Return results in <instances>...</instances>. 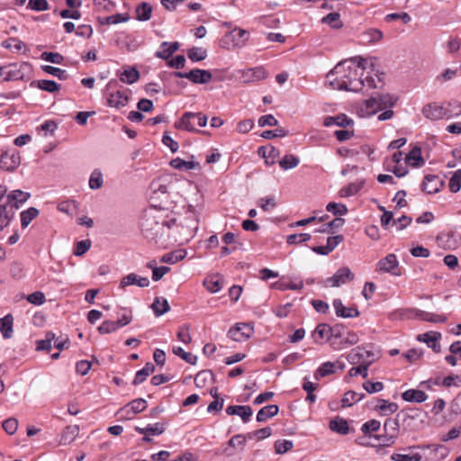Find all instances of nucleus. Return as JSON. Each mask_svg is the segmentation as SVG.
Masks as SVG:
<instances>
[{
	"label": "nucleus",
	"mask_w": 461,
	"mask_h": 461,
	"mask_svg": "<svg viewBox=\"0 0 461 461\" xmlns=\"http://www.w3.org/2000/svg\"><path fill=\"white\" fill-rule=\"evenodd\" d=\"M321 22V23L329 25L332 29H340L343 27V22L340 19V14L337 12L330 13L323 16Z\"/></svg>",
	"instance_id": "nucleus-33"
},
{
	"label": "nucleus",
	"mask_w": 461,
	"mask_h": 461,
	"mask_svg": "<svg viewBox=\"0 0 461 461\" xmlns=\"http://www.w3.org/2000/svg\"><path fill=\"white\" fill-rule=\"evenodd\" d=\"M147 406L148 403L146 400L142 398H138L119 409L116 412V415L118 417H125L124 412L128 410H131V414H138L143 411L147 408Z\"/></svg>",
	"instance_id": "nucleus-19"
},
{
	"label": "nucleus",
	"mask_w": 461,
	"mask_h": 461,
	"mask_svg": "<svg viewBox=\"0 0 461 461\" xmlns=\"http://www.w3.org/2000/svg\"><path fill=\"white\" fill-rule=\"evenodd\" d=\"M441 333L438 331H428L422 334H419L417 336V340L420 342H424L427 346L436 353L440 352L441 347L439 344V340L441 339Z\"/></svg>",
	"instance_id": "nucleus-15"
},
{
	"label": "nucleus",
	"mask_w": 461,
	"mask_h": 461,
	"mask_svg": "<svg viewBox=\"0 0 461 461\" xmlns=\"http://www.w3.org/2000/svg\"><path fill=\"white\" fill-rule=\"evenodd\" d=\"M226 413L228 415H238L243 422H248L252 416V409L249 405H230L227 407Z\"/></svg>",
	"instance_id": "nucleus-22"
},
{
	"label": "nucleus",
	"mask_w": 461,
	"mask_h": 461,
	"mask_svg": "<svg viewBox=\"0 0 461 461\" xmlns=\"http://www.w3.org/2000/svg\"><path fill=\"white\" fill-rule=\"evenodd\" d=\"M36 85L41 90L49 93H55L56 91L59 90L60 87V86L55 81L47 79L38 80Z\"/></svg>",
	"instance_id": "nucleus-51"
},
{
	"label": "nucleus",
	"mask_w": 461,
	"mask_h": 461,
	"mask_svg": "<svg viewBox=\"0 0 461 461\" xmlns=\"http://www.w3.org/2000/svg\"><path fill=\"white\" fill-rule=\"evenodd\" d=\"M402 398L409 402H423L428 399V395L421 390L409 389L402 393Z\"/></svg>",
	"instance_id": "nucleus-26"
},
{
	"label": "nucleus",
	"mask_w": 461,
	"mask_h": 461,
	"mask_svg": "<svg viewBox=\"0 0 461 461\" xmlns=\"http://www.w3.org/2000/svg\"><path fill=\"white\" fill-rule=\"evenodd\" d=\"M376 408L380 410L384 414H388L395 412L398 409V405L394 402H389L386 400L381 399L378 400Z\"/></svg>",
	"instance_id": "nucleus-57"
},
{
	"label": "nucleus",
	"mask_w": 461,
	"mask_h": 461,
	"mask_svg": "<svg viewBox=\"0 0 461 461\" xmlns=\"http://www.w3.org/2000/svg\"><path fill=\"white\" fill-rule=\"evenodd\" d=\"M179 48L178 42H167L163 41L160 44L159 50L156 52V57L162 59H167L170 56L173 55L174 52H176Z\"/></svg>",
	"instance_id": "nucleus-25"
},
{
	"label": "nucleus",
	"mask_w": 461,
	"mask_h": 461,
	"mask_svg": "<svg viewBox=\"0 0 461 461\" xmlns=\"http://www.w3.org/2000/svg\"><path fill=\"white\" fill-rule=\"evenodd\" d=\"M131 90L119 86L117 80H110L104 91V98L109 107L120 110L125 107L131 96Z\"/></svg>",
	"instance_id": "nucleus-3"
},
{
	"label": "nucleus",
	"mask_w": 461,
	"mask_h": 461,
	"mask_svg": "<svg viewBox=\"0 0 461 461\" xmlns=\"http://www.w3.org/2000/svg\"><path fill=\"white\" fill-rule=\"evenodd\" d=\"M299 158L294 155H285L280 161L279 165L284 170L292 169L297 167Z\"/></svg>",
	"instance_id": "nucleus-56"
},
{
	"label": "nucleus",
	"mask_w": 461,
	"mask_h": 461,
	"mask_svg": "<svg viewBox=\"0 0 461 461\" xmlns=\"http://www.w3.org/2000/svg\"><path fill=\"white\" fill-rule=\"evenodd\" d=\"M187 56L192 61H202L206 59L207 51L203 48L193 47L188 50Z\"/></svg>",
	"instance_id": "nucleus-52"
},
{
	"label": "nucleus",
	"mask_w": 461,
	"mask_h": 461,
	"mask_svg": "<svg viewBox=\"0 0 461 461\" xmlns=\"http://www.w3.org/2000/svg\"><path fill=\"white\" fill-rule=\"evenodd\" d=\"M443 185V181L434 175H427L422 183V190L429 194L438 193Z\"/></svg>",
	"instance_id": "nucleus-20"
},
{
	"label": "nucleus",
	"mask_w": 461,
	"mask_h": 461,
	"mask_svg": "<svg viewBox=\"0 0 461 461\" xmlns=\"http://www.w3.org/2000/svg\"><path fill=\"white\" fill-rule=\"evenodd\" d=\"M21 164V157L18 150L12 149L4 151L0 157V167L5 171H14Z\"/></svg>",
	"instance_id": "nucleus-10"
},
{
	"label": "nucleus",
	"mask_w": 461,
	"mask_h": 461,
	"mask_svg": "<svg viewBox=\"0 0 461 461\" xmlns=\"http://www.w3.org/2000/svg\"><path fill=\"white\" fill-rule=\"evenodd\" d=\"M354 279V274L347 267H340L332 276L323 281L325 287H339Z\"/></svg>",
	"instance_id": "nucleus-9"
},
{
	"label": "nucleus",
	"mask_w": 461,
	"mask_h": 461,
	"mask_svg": "<svg viewBox=\"0 0 461 461\" xmlns=\"http://www.w3.org/2000/svg\"><path fill=\"white\" fill-rule=\"evenodd\" d=\"M293 447V441L288 439L277 440L275 443V449L277 454H285L291 450Z\"/></svg>",
	"instance_id": "nucleus-63"
},
{
	"label": "nucleus",
	"mask_w": 461,
	"mask_h": 461,
	"mask_svg": "<svg viewBox=\"0 0 461 461\" xmlns=\"http://www.w3.org/2000/svg\"><path fill=\"white\" fill-rule=\"evenodd\" d=\"M247 35V31L240 28H235L229 33V35H227V37L232 38L233 44L235 46H243L248 40Z\"/></svg>",
	"instance_id": "nucleus-42"
},
{
	"label": "nucleus",
	"mask_w": 461,
	"mask_h": 461,
	"mask_svg": "<svg viewBox=\"0 0 461 461\" xmlns=\"http://www.w3.org/2000/svg\"><path fill=\"white\" fill-rule=\"evenodd\" d=\"M170 166L178 170H192V169H200V164L196 161L190 160L185 161L180 158H173L170 161Z\"/></svg>",
	"instance_id": "nucleus-30"
},
{
	"label": "nucleus",
	"mask_w": 461,
	"mask_h": 461,
	"mask_svg": "<svg viewBox=\"0 0 461 461\" xmlns=\"http://www.w3.org/2000/svg\"><path fill=\"white\" fill-rule=\"evenodd\" d=\"M41 59L45 61L54 63V64H59V65L62 64V62L64 60V57L61 54H59L58 52H48V51L42 52L41 55Z\"/></svg>",
	"instance_id": "nucleus-61"
},
{
	"label": "nucleus",
	"mask_w": 461,
	"mask_h": 461,
	"mask_svg": "<svg viewBox=\"0 0 461 461\" xmlns=\"http://www.w3.org/2000/svg\"><path fill=\"white\" fill-rule=\"evenodd\" d=\"M354 123L353 120L348 117L344 113L338 114L336 116H327L323 121V124L326 127L337 125L339 127L352 126Z\"/></svg>",
	"instance_id": "nucleus-24"
},
{
	"label": "nucleus",
	"mask_w": 461,
	"mask_h": 461,
	"mask_svg": "<svg viewBox=\"0 0 461 461\" xmlns=\"http://www.w3.org/2000/svg\"><path fill=\"white\" fill-rule=\"evenodd\" d=\"M239 74L240 80L246 84L261 81L267 76V73L263 67H256L240 70Z\"/></svg>",
	"instance_id": "nucleus-11"
},
{
	"label": "nucleus",
	"mask_w": 461,
	"mask_h": 461,
	"mask_svg": "<svg viewBox=\"0 0 461 461\" xmlns=\"http://www.w3.org/2000/svg\"><path fill=\"white\" fill-rule=\"evenodd\" d=\"M336 364L327 361L322 363L314 372V377L320 379L335 373Z\"/></svg>",
	"instance_id": "nucleus-41"
},
{
	"label": "nucleus",
	"mask_w": 461,
	"mask_h": 461,
	"mask_svg": "<svg viewBox=\"0 0 461 461\" xmlns=\"http://www.w3.org/2000/svg\"><path fill=\"white\" fill-rule=\"evenodd\" d=\"M172 352L185 360L186 363L191 365H195L197 361V357L192 355L191 353L185 352L181 347H174Z\"/></svg>",
	"instance_id": "nucleus-50"
},
{
	"label": "nucleus",
	"mask_w": 461,
	"mask_h": 461,
	"mask_svg": "<svg viewBox=\"0 0 461 461\" xmlns=\"http://www.w3.org/2000/svg\"><path fill=\"white\" fill-rule=\"evenodd\" d=\"M173 75L178 78H186L194 84H206L212 77L209 70L200 68H194L189 72H175Z\"/></svg>",
	"instance_id": "nucleus-8"
},
{
	"label": "nucleus",
	"mask_w": 461,
	"mask_h": 461,
	"mask_svg": "<svg viewBox=\"0 0 461 461\" xmlns=\"http://www.w3.org/2000/svg\"><path fill=\"white\" fill-rule=\"evenodd\" d=\"M378 111H381L379 100H377L376 96H371L360 104L358 114L361 117H370L375 115Z\"/></svg>",
	"instance_id": "nucleus-17"
},
{
	"label": "nucleus",
	"mask_w": 461,
	"mask_h": 461,
	"mask_svg": "<svg viewBox=\"0 0 461 461\" xmlns=\"http://www.w3.org/2000/svg\"><path fill=\"white\" fill-rule=\"evenodd\" d=\"M273 288H276L277 290L285 291V290H301L303 287V281L298 282H276L273 284Z\"/></svg>",
	"instance_id": "nucleus-47"
},
{
	"label": "nucleus",
	"mask_w": 461,
	"mask_h": 461,
	"mask_svg": "<svg viewBox=\"0 0 461 461\" xmlns=\"http://www.w3.org/2000/svg\"><path fill=\"white\" fill-rule=\"evenodd\" d=\"M175 224V219L165 220L163 213L156 208L146 210L140 220V231L148 241L164 244L167 235Z\"/></svg>",
	"instance_id": "nucleus-2"
},
{
	"label": "nucleus",
	"mask_w": 461,
	"mask_h": 461,
	"mask_svg": "<svg viewBox=\"0 0 461 461\" xmlns=\"http://www.w3.org/2000/svg\"><path fill=\"white\" fill-rule=\"evenodd\" d=\"M461 113V106L456 104L455 111L452 112L448 108L438 104L436 103L429 104L422 108V114L429 120L437 121L444 118H451Z\"/></svg>",
	"instance_id": "nucleus-4"
},
{
	"label": "nucleus",
	"mask_w": 461,
	"mask_h": 461,
	"mask_svg": "<svg viewBox=\"0 0 461 461\" xmlns=\"http://www.w3.org/2000/svg\"><path fill=\"white\" fill-rule=\"evenodd\" d=\"M449 190L452 193H456L461 188V169L455 171L453 176L449 179L448 183Z\"/></svg>",
	"instance_id": "nucleus-58"
},
{
	"label": "nucleus",
	"mask_w": 461,
	"mask_h": 461,
	"mask_svg": "<svg viewBox=\"0 0 461 461\" xmlns=\"http://www.w3.org/2000/svg\"><path fill=\"white\" fill-rule=\"evenodd\" d=\"M398 259L394 254H388L384 258L380 259L376 264V271L381 273H391L393 276H398Z\"/></svg>",
	"instance_id": "nucleus-13"
},
{
	"label": "nucleus",
	"mask_w": 461,
	"mask_h": 461,
	"mask_svg": "<svg viewBox=\"0 0 461 461\" xmlns=\"http://www.w3.org/2000/svg\"><path fill=\"white\" fill-rule=\"evenodd\" d=\"M420 318L422 321L432 322V323H444L447 321V318L442 314H437L429 312H421L420 313Z\"/></svg>",
	"instance_id": "nucleus-46"
},
{
	"label": "nucleus",
	"mask_w": 461,
	"mask_h": 461,
	"mask_svg": "<svg viewBox=\"0 0 461 461\" xmlns=\"http://www.w3.org/2000/svg\"><path fill=\"white\" fill-rule=\"evenodd\" d=\"M135 430L142 435L158 436L164 432L165 427L163 423L157 422L155 424H149L145 428L137 427Z\"/></svg>",
	"instance_id": "nucleus-32"
},
{
	"label": "nucleus",
	"mask_w": 461,
	"mask_h": 461,
	"mask_svg": "<svg viewBox=\"0 0 461 461\" xmlns=\"http://www.w3.org/2000/svg\"><path fill=\"white\" fill-rule=\"evenodd\" d=\"M330 326L326 323L317 325L312 334L314 342L316 344H323L325 341L330 340Z\"/></svg>",
	"instance_id": "nucleus-23"
},
{
	"label": "nucleus",
	"mask_w": 461,
	"mask_h": 461,
	"mask_svg": "<svg viewBox=\"0 0 461 461\" xmlns=\"http://www.w3.org/2000/svg\"><path fill=\"white\" fill-rule=\"evenodd\" d=\"M104 184L103 174L100 170L95 169L88 179V186L91 189L96 190L102 187Z\"/></svg>",
	"instance_id": "nucleus-45"
},
{
	"label": "nucleus",
	"mask_w": 461,
	"mask_h": 461,
	"mask_svg": "<svg viewBox=\"0 0 461 461\" xmlns=\"http://www.w3.org/2000/svg\"><path fill=\"white\" fill-rule=\"evenodd\" d=\"M253 328L247 323H238L228 331V337L234 341L247 340L252 334Z\"/></svg>",
	"instance_id": "nucleus-12"
},
{
	"label": "nucleus",
	"mask_w": 461,
	"mask_h": 461,
	"mask_svg": "<svg viewBox=\"0 0 461 461\" xmlns=\"http://www.w3.org/2000/svg\"><path fill=\"white\" fill-rule=\"evenodd\" d=\"M151 308L156 316H161L170 310L168 302L164 298L157 297L151 304Z\"/></svg>",
	"instance_id": "nucleus-40"
},
{
	"label": "nucleus",
	"mask_w": 461,
	"mask_h": 461,
	"mask_svg": "<svg viewBox=\"0 0 461 461\" xmlns=\"http://www.w3.org/2000/svg\"><path fill=\"white\" fill-rule=\"evenodd\" d=\"M152 7L148 3H142L136 8V16L140 21H148L150 19Z\"/></svg>",
	"instance_id": "nucleus-44"
},
{
	"label": "nucleus",
	"mask_w": 461,
	"mask_h": 461,
	"mask_svg": "<svg viewBox=\"0 0 461 461\" xmlns=\"http://www.w3.org/2000/svg\"><path fill=\"white\" fill-rule=\"evenodd\" d=\"M186 256V251L184 249L175 250L163 255L159 261L167 264H176L184 259Z\"/></svg>",
	"instance_id": "nucleus-34"
},
{
	"label": "nucleus",
	"mask_w": 461,
	"mask_h": 461,
	"mask_svg": "<svg viewBox=\"0 0 461 461\" xmlns=\"http://www.w3.org/2000/svg\"><path fill=\"white\" fill-rule=\"evenodd\" d=\"M78 434L77 426H68L61 435V442L63 444H68L72 442Z\"/></svg>",
	"instance_id": "nucleus-49"
},
{
	"label": "nucleus",
	"mask_w": 461,
	"mask_h": 461,
	"mask_svg": "<svg viewBox=\"0 0 461 461\" xmlns=\"http://www.w3.org/2000/svg\"><path fill=\"white\" fill-rule=\"evenodd\" d=\"M193 237L192 230L184 226L181 223H177L175 220V224H172V229L169 230V234L167 235V239H171L174 241H187Z\"/></svg>",
	"instance_id": "nucleus-14"
},
{
	"label": "nucleus",
	"mask_w": 461,
	"mask_h": 461,
	"mask_svg": "<svg viewBox=\"0 0 461 461\" xmlns=\"http://www.w3.org/2000/svg\"><path fill=\"white\" fill-rule=\"evenodd\" d=\"M383 38V32L375 28H370L364 32L361 35V39L365 43H376Z\"/></svg>",
	"instance_id": "nucleus-36"
},
{
	"label": "nucleus",
	"mask_w": 461,
	"mask_h": 461,
	"mask_svg": "<svg viewBox=\"0 0 461 461\" xmlns=\"http://www.w3.org/2000/svg\"><path fill=\"white\" fill-rule=\"evenodd\" d=\"M391 459L393 461H420L421 455L419 453H415L410 456L405 454L394 453L391 456Z\"/></svg>",
	"instance_id": "nucleus-64"
},
{
	"label": "nucleus",
	"mask_w": 461,
	"mask_h": 461,
	"mask_svg": "<svg viewBox=\"0 0 461 461\" xmlns=\"http://www.w3.org/2000/svg\"><path fill=\"white\" fill-rule=\"evenodd\" d=\"M31 194L22 190H14L7 195L8 203H13L15 208L19 207L20 203H25Z\"/></svg>",
	"instance_id": "nucleus-35"
},
{
	"label": "nucleus",
	"mask_w": 461,
	"mask_h": 461,
	"mask_svg": "<svg viewBox=\"0 0 461 461\" xmlns=\"http://www.w3.org/2000/svg\"><path fill=\"white\" fill-rule=\"evenodd\" d=\"M117 76L122 83L131 85L139 79L140 73L135 68L126 67Z\"/></svg>",
	"instance_id": "nucleus-27"
},
{
	"label": "nucleus",
	"mask_w": 461,
	"mask_h": 461,
	"mask_svg": "<svg viewBox=\"0 0 461 461\" xmlns=\"http://www.w3.org/2000/svg\"><path fill=\"white\" fill-rule=\"evenodd\" d=\"M329 428L331 431L340 435H347L349 432L348 421L340 417H335L330 421Z\"/></svg>",
	"instance_id": "nucleus-29"
},
{
	"label": "nucleus",
	"mask_w": 461,
	"mask_h": 461,
	"mask_svg": "<svg viewBox=\"0 0 461 461\" xmlns=\"http://www.w3.org/2000/svg\"><path fill=\"white\" fill-rule=\"evenodd\" d=\"M130 285H137L140 288L148 287L149 285V280L148 277L140 276L135 273H130L123 276L119 285V288L125 290Z\"/></svg>",
	"instance_id": "nucleus-16"
},
{
	"label": "nucleus",
	"mask_w": 461,
	"mask_h": 461,
	"mask_svg": "<svg viewBox=\"0 0 461 461\" xmlns=\"http://www.w3.org/2000/svg\"><path fill=\"white\" fill-rule=\"evenodd\" d=\"M32 67L27 62L13 63L5 66V81L23 80L31 73Z\"/></svg>",
	"instance_id": "nucleus-6"
},
{
	"label": "nucleus",
	"mask_w": 461,
	"mask_h": 461,
	"mask_svg": "<svg viewBox=\"0 0 461 461\" xmlns=\"http://www.w3.org/2000/svg\"><path fill=\"white\" fill-rule=\"evenodd\" d=\"M150 190L155 194H166L168 192V187L162 179H156L151 182Z\"/></svg>",
	"instance_id": "nucleus-59"
},
{
	"label": "nucleus",
	"mask_w": 461,
	"mask_h": 461,
	"mask_svg": "<svg viewBox=\"0 0 461 461\" xmlns=\"http://www.w3.org/2000/svg\"><path fill=\"white\" fill-rule=\"evenodd\" d=\"M42 71H44L47 74H50L53 77H58L59 79H65L67 77V72L64 69H61L59 68L52 67L50 65H44L41 66Z\"/></svg>",
	"instance_id": "nucleus-60"
},
{
	"label": "nucleus",
	"mask_w": 461,
	"mask_h": 461,
	"mask_svg": "<svg viewBox=\"0 0 461 461\" xmlns=\"http://www.w3.org/2000/svg\"><path fill=\"white\" fill-rule=\"evenodd\" d=\"M196 119L197 125L199 127H204L207 123V116L203 115L201 113H185L181 119L176 122L175 126L179 130H185L187 131H195L194 124L193 123V120Z\"/></svg>",
	"instance_id": "nucleus-5"
},
{
	"label": "nucleus",
	"mask_w": 461,
	"mask_h": 461,
	"mask_svg": "<svg viewBox=\"0 0 461 461\" xmlns=\"http://www.w3.org/2000/svg\"><path fill=\"white\" fill-rule=\"evenodd\" d=\"M13 321L10 314L0 319V331L5 339H10L13 335Z\"/></svg>",
	"instance_id": "nucleus-38"
},
{
	"label": "nucleus",
	"mask_w": 461,
	"mask_h": 461,
	"mask_svg": "<svg viewBox=\"0 0 461 461\" xmlns=\"http://www.w3.org/2000/svg\"><path fill=\"white\" fill-rule=\"evenodd\" d=\"M405 160L413 167H420L425 163L421 156V149L418 146H415L411 149V150L406 156Z\"/></svg>",
	"instance_id": "nucleus-28"
},
{
	"label": "nucleus",
	"mask_w": 461,
	"mask_h": 461,
	"mask_svg": "<svg viewBox=\"0 0 461 461\" xmlns=\"http://www.w3.org/2000/svg\"><path fill=\"white\" fill-rule=\"evenodd\" d=\"M55 339V334L53 332H47L45 339L37 341L36 349L50 351L52 347V341Z\"/></svg>",
	"instance_id": "nucleus-53"
},
{
	"label": "nucleus",
	"mask_w": 461,
	"mask_h": 461,
	"mask_svg": "<svg viewBox=\"0 0 461 461\" xmlns=\"http://www.w3.org/2000/svg\"><path fill=\"white\" fill-rule=\"evenodd\" d=\"M326 210L336 216H343L348 213V208L343 203L330 202L327 204Z\"/></svg>",
	"instance_id": "nucleus-55"
},
{
	"label": "nucleus",
	"mask_w": 461,
	"mask_h": 461,
	"mask_svg": "<svg viewBox=\"0 0 461 461\" xmlns=\"http://www.w3.org/2000/svg\"><path fill=\"white\" fill-rule=\"evenodd\" d=\"M332 305L338 317L354 318L359 315V311L357 308L344 306L340 299H334Z\"/></svg>",
	"instance_id": "nucleus-21"
},
{
	"label": "nucleus",
	"mask_w": 461,
	"mask_h": 461,
	"mask_svg": "<svg viewBox=\"0 0 461 461\" xmlns=\"http://www.w3.org/2000/svg\"><path fill=\"white\" fill-rule=\"evenodd\" d=\"M400 424L396 419H388L384 424V429L385 432V439L383 440L384 445H390L394 442L399 431Z\"/></svg>",
	"instance_id": "nucleus-18"
},
{
	"label": "nucleus",
	"mask_w": 461,
	"mask_h": 461,
	"mask_svg": "<svg viewBox=\"0 0 461 461\" xmlns=\"http://www.w3.org/2000/svg\"><path fill=\"white\" fill-rule=\"evenodd\" d=\"M130 19V16L127 13L124 14H115L110 16L104 17L100 19V23L103 24H118L121 23H125Z\"/></svg>",
	"instance_id": "nucleus-43"
},
{
	"label": "nucleus",
	"mask_w": 461,
	"mask_h": 461,
	"mask_svg": "<svg viewBox=\"0 0 461 461\" xmlns=\"http://www.w3.org/2000/svg\"><path fill=\"white\" fill-rule=\"evenodd\" d=\"M279 408L276 404H271L261 408L257 413V421L263 422L278 413Z\"/></svg>",
	"instance_id": "nucleus-31"
},
{
	"label": "nucleus",
	"mask_w": 461,
	"mask_h": 461,
	"mask_svg": "<svg viewBox=\"0 0 461 461\" xmlns=\"http://www.w3.org/2000/svg\"><path fill=\"white\" fill-rule=\"evenodd\" d=\"M38 215L39 210L35 207H30L27 210L23 211L20 214L22 228H27L32 221L34 220Z\"/></svg>",
	"instance_id": "nucleus-39"
},
{
	"label": "nucleus",
	"mask_w": 461,
	"mask_h": 461,
	"mask_svg": "<svg viewBox=\"0 0 461 461\" xmlns=\"http://www.w3.org/2000/svg\"><path fill=\"white\" fill-rule=\"evenodd\" d=\"M347 359L351 365H366L368 363V366H371L375 360V356L369 349L357 347L348 353Z\"/></svg>",
	"instance_id": "nucleus-7"
},
{
	"label": "nucleus",
	"mask_w": 461,
	"mask_h": 461,
	"mask_svg": "<svg viewBox=\"0 0 461 461\" xmlns=\"http://www.w3.org/2000/svg\"><path fill=\"white\" fill-rule=\"evenodd\" d=\"M212 379V373L209 370L199 372L194 377V384L198 388H203L209 381Z\"/></svg>",
	"instance_id": "nucleus-48"
},
{
	"label": "nucleus",
	"mask_w": 461,
	"mask_h": 461,
	"mask_svg": "<svg viewBox=\"0 0 461 461\" xmlns=\"http://www.w3.org/2000/svg\"><path fill=\"white\" fill-rule=\"evenodd\" d=\"M381 423L377 420H370L365 422L361 427V431L365 435H369L371 432H375L380 429Z\"/></svg>",
	"instance_id": "nucleus-62"
},
{
	"label": "nucleus",
	"mask_w": 461,
	"mask_h": 461,
	"mask_svg": "<svg viewBox=\"0 0 461 461\" xmlns=\"http://www.w3.org/2000/svg\"><path fill=\"white\" fill-rule=\"evenodd\" d=\"M367 67H374L373 59L355 57L343 60L328 73L327 83L336 90L359 92L365 86L375 88L376 86L374 78L363 77Z\"/></svg>",
	"instance_id": "nucleus-1"
},
{
	"label": "nucleus",
	"mask_w": 461,
	"mask_h": 461,
	"mask_svg": "<svg viewBox=\"0 0 461 461\" xmlns=\"http://www.w3.org/2000/svg\"><path fill=\"white\" fill-rule=\"evenodd\" d=\"M375 96L377 97V100H379L381 110L392 108L396 103V98L390 94H382Z\"/></svg>",
	"instance_id": "nucleus-54"
},
{
	"label": "nucleus",
	"mask_w": 461,
	"mask_h": 461,
	"mask_svg": "<svg viewBox=\"0 0 461 461\" xmlns=\"http://www.w3.org/2000/svg\"><path fill=\"white\" fill-rule=\"evenodd\" d=\"M365 181L358 180L354 183H350L348 185L343 187L339 191V195L341 197H348L357 194L361 188L364 186Z\"/></svg>",
	"instance_id": "nucleus-37"
}]
</instances>
